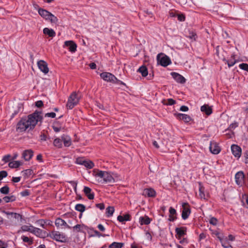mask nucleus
I'll return each instance as SVG.
<instances>
[{"label":"nucleus","instance_id":"9b49d317","mask_svg":"<svg viewBox=\"0 0 248 248\" xmlns=\"http://www.w3.org/2000/svg\"><path fill=\"white\" fill-rule=\"evenodd\" d=\"M38 66L39 69L45 74L48 72V68L46 62L43 60H40L37 62Z\"/></svg>","mask_w":248,"mask_h":248},{"label":"nucleus","instance_id":"cd10ccee","mask_svg":"<svg viewBox=\"0 0 248 248\" xmlns=\"http://www.w3.org/2000/svg\"><path fill=\"white\" fill-rule=\"evenodd\" d=\"M138 72L141 74L142 76L144 77L148 75V70L145 66H140L138 70Z\"/></svg>","mask_w":248,"mask_h":248},{"label":"nucleus","instance_id":"bb28decb","mask_svg":"<svg viewBox=\"0 0 248 248\" xmlns=\"http://www.w3.org/2000/svg\"><path fill=\"white\" fill-rule=\"evenodd\" d=\"M43 231L38 228L33 227L31 232L37 236L42 237Z\"/></svg>","mask_w":248,"mask_h":248},{"label":"nucleus","instance_id":"8fccbe9b","mask_svg":"<svg viewBox=\"0 0 248 248\" xmlns=\"http://www.w3.org/2000/svg\"><path fill=\"white\" fill-rule=\"evenodd\" d=\"M85 161V160L83 158L78 157L76 160V163L78 164L83 165Z\"/></svg>","mask_w":248,"mask_h":248},{"label":"nucleus","instance_id":"1a4fd4ad","mask_svg":"<svg viewBox=\"0 0 248 248\" xmlns=\"http://www.w3.org/2000/svg\"><path fill=\"white\" fill-rule=\"evenodd\" d=\"M64 46L68 47L69 50L72 53H74L77 50V46L73 41H65L64 42Z\"/></svg>","mask_w":248,"mask_h":248},{"label":"nucleus","instance_id":"09e8293b","mask_svg":"<svg viewBox=\"0 0 248 248\" xmlns=\"http://www.w3.org/2000/svg\"><path fill=\"white\" fill-rule=\"evenodd\" d=\"M209 222L211 224L215 226L217 223V219L216 217H212L209 220Z\"/></svg>","mask_w":248,"mask_h":248},{"label":"nucleus","instance_id":"4c0bfd02","mask_svg":"<svg viewBox=\"0 0 248 248\" xmlns=\"http://www.w3.org/2000/svg\"><path fill=\"white\" fill-rule=\"evenodd\" d=\"M75 209L78 211L82 213L85 210V206L82 204H77L75 206Z\"/></svg>","mask_w":248,"mask_h":248},{"label":"nucleus","instance_id":"7c9ffc66","mask_svg":"<svg viewBox=\"0 0 248 248\" xmlns=\"http://www.w3.org/2000/svg\"><path fill=\"white\" fill-rule=\"evenodd\" d=\"M62 139H60L59 138H56L54 140L53 142V145L59 148L62 147Z\"/></svg>","mask_w":248,"mask_h":248},{"label":"nucleus","instance_id":"0e129e2a","mask_svg":"<svg viewBox=\"0 0 248 248\" xmlns=\"http://www.w3.org/2000/svg\"><path fill=\"white\" fill-rule=\"evenodd\" d=\"M21 180V177H13V179H12V181L14 182V183H17L18 182H19Z\"/></svg>","mask_w":248,"mask_h":248},{"label":"nucleus","instance_id":"603ef678","mask_svg":"<svg viewBox=\"0 0 248 248\" xmlns=\"http://www.w3.org/2000/svg\"><path fill=\"white\" fill-rule=\"evenodd\" d=\"M10 158L11 155H7L3 156L2 160L5 162H8L10 161Z\"/></svg>","mask_w":248,"mask_h":248},{"label":"nucleus","instance_id":"c9c22d12","mask_svg":"<svg viewBox=\"0 0 248 248\" xmlns=\"http://www.w3.org/2000/svg\"><path fill=\"white\" fill-rule=\"evenodd\" d=\"M16 198L14 195H11L9 196H5L3 198V201L5 202H14L16 200Z\"/></svg>","mask_w":248,"mask_h":248},{"label":"nucleus","instance_id":"79ce46f5","mask_svg":"<svg viewBox=\"0 0 248 248\" xmlns=\"http://www.w3.org/2000/svg\"><path fill=\"white\" fill-rule=\"evenodd\" d=\"M21 238L23 242L28 243L29 245H31L33 243L32 240L27 236H22Z\"/></svg>","mask_w":248,"mask_h":248},{"label":"nucleus","instance_id":"423d86ee","mask_svg":"<svg viewBox=\"0 0 248 248\" xmlns=\"http://www.w3.org/2000/svg\"><path fill=\"white\" fill-rule=\"evenodd\" d=\"M236 183L242 186L245 183V175L242 171L237 172L235 175Z\"/></svg>","mask_w":248,"mask_h":248},{"label":"nucleus","instance_id":"72a5a7b5","mask_svg":"<svg viewBox=\"0 0 248 248\" xmlns=\"http://www.w3.org/2000/svg\"><path fill=\"white\" fill-rule=\"evenodd\" d=\"M162 103L165 105H172L176 103V101L173 99L170 98L168 100H163L162 101Z\"/></svg>","mask_w":248,"mask_h":248},{"label":"nucleus","instance_id":"864d4df0","mask_svg":"<svg viewBox=\"0 0 248 248\" xmlns=\"http://www.w3.org/2000/svg\"><path fill=\"white\" fill-rule=\"evenodd\" d=\"M20 194L23 197L27 196L30 195V192L28 190H25L22 191L20 193Z\"/></svg>","mask_w":248,"mask_h":248},{"label":"nucleus","instance_id":"412c9836","mask_svg":"<svg viewBox=\"0 0 248 248\" xmlns=\"http://www.w3.org/2000/svg\"><path fill=\"white\" fill-rule=\"evenodd\" d=\"M55 225L57 227H59L62 226H65L68 228H70V226H69L66 222L63 219L58 218L55 220Z\"/></svg>","mask_w":248,"mask_h":248},{"label":"nucleus","instance_id":"2f4dec72","mask_svg":"<svg viewBox=\"0 0 248 248\" xmlns=\"http://www.w3.org/2000/svg\"><path fill=\"white\" fill-rule=\"evenodd\" d=\"M47 20H49L52 24H57L58 21V19L56 16L51 13Z\"/></svg>","mask_w":248,"mask_h":248},{"label":"nucleus","instance_id":"f257e3e1","mask_svg":"<svg viewBox=\"0 0 248 248\" xmlns=\"http://www.w3.org/2000/svg\"><path fill=\"white\" fill-rule=\"evenodd\" d=\"M41 114V112L35 111L29 115L27 118L22 119L17 124V131L21 132L33 129L38 122L42 121L43 117Z\"/></svg>","mask_w":248,"mask_h":248},{"label":"nucleus","instance_id":"c03bdc74","mask_svg":"<svg viewBox=\"0 0 248 248\" xmlns=\"http://www.w3.org/2000/svg\"><path fill=\"white\" fill-rule=\"evenodd\" d=\"M7 215H9L11 216V217L16 218V219H19V218L21 217V216L20 214H17V213H7Z\"/></svg>","mask_w":248,"mask_h":248},{"label":"nucleus","instance_id":"39448f33","mask_svg":"<svg viewBox=\"0 0 248 248\" xmlns=\"http://www.w3.org/2000/svg\"><path fill=\"white\" fill-rule=\"evenodd\" d=\"M50 236L51 238L57 241L64 242L66 241L65 235L63 233H61L59 232L52 231L50 233Z\"/></svg>","mask_w":248,"mask_h":248},{"label":"nucleus","instance_id":"2eb2a0df","mask_svg":"<svg viewBox=\"0 0 248 248\" xmlns=\"http://www.w3.org/2000/svg\"><path fill=\"white\" fill-rule=\"evenodd\" d=\"M33 155V152L31 149L24 151L22 154V157L26 161L30 160Z\"/></svg>","mask_w":248,"mask_h":248},{"label":"nucleus","instance_id":"393cba45","mask_svg":"<svg viewBox=\"0 0 248 248\" xmlns=\"http://www.w3.org/2000/svg\"><path fill=\"white\" fill-rule=\"evenodd\" d=\"M20 161H13L9 162L8 165L11 168H17L22 165Z\"/></svg>","mask_w":248,"mask_h":248},{"label":"nucleus","instance_id":"a211bd4d","mask_svg":"<svg viewBox=\"0 0 248 248\" xmlns=\"http://www.w3.org/2000/svg\"><path fill=\"white\" fill-rule=\"evenodd\" d=\"M38 13L43 18L46 20L48 19L49 15L51 14V13L49 12L42 8H39L38 9Z\"/></svg>","mask_w":248,"mask_h":248},{"label":"nucleus","instance_id":"6ab92c4d","mask_svg":"<svg viewBox=\"0 0 248 248\" xmlns=\"http://www.w3.org/2000/svg\"><path fill=\"white\" fill-rule=\"evenodd\" d=\"M202 112H204L206 115H209L212 113V108L208 105H204L201 108Z\"/></svg>","mask_w":248,"mask_h":248},{"label":"nucleus","instance_id":"a878e982","mask_svg":"<svg viewBox=\"0 0 248 248\" xmlns=\"http://www.w3.org/2000/svg\"><path fill=\"white\" fill-rule=\"evenodd\" d=\"M140 222L141 225H148L150 223L151 219L147 216H145L144 217H140Z\"/></svg>","mask_w":248,"mask_h":248},{"label":"nucleus","instance_id":"5fc2aeb1","mask_svg":"<svg viewBox=\"0 0 248 248\" xmlns=\"http://www.w3.org/2000/svg\"><path fill=\"white\" fill-rule=\"evenodd\" d=\"M55 116H56V114L54 112L47 113L45 114V117L55 118Z\"/></svg>","mask_w":248,"mask_h":248},{"label":"nucleus","instance_id":"338daca9","mask_svg":"<svg viewBox=\"0 0 248 248\" xmlns=\"http://www.w3.org/2000/svg\"><path fill=\"white\" fill-rule=\"evenodd\" d=\"M196 35V33L192 32L189 33V38L194 39V40H196L195 36Z\"/></svg>","mask_w":248,"mask_h":248},{"label":"nucleus","instance_id":"7ed1b4c3","mask_svg":"<svg viewBox=\"0 0 248 248\" xmlns=\"http://www.w3.org/2000/svg\"><path fill=\"white\" fill-rule=\"evenodd\" d=\"M80 98V96L76 92L72 93L68 98L66 107L69 109H72L78 103Z\"/></svg>","mask_w":248,"mask_h":248},{"label":"nucleus","instance_id":"c756f323","mask_svg":"<svg viewBox=\"0 0 248 248\" xmlns=\"http://www.w3.org/2000/svg\"><path fill=\"white\" fill-rule=\"evenodd\" d=\"M117 219L119 221L123 222L124 221H128L130 220V216L128 214H126L124 216H119L117 217Z\"/></svg>","mask_w":248,"mask_h":248},{"label":"nucleus","instance_id":"4be33fe9","mask_svg":"<svg viewBox=\"0 0 248 248\" xmlns=\"http://www.w3.org/2000/svg\"><path fill=\"white\" fill-rule=\"evenodd\" d=\"M175 232L178 235L177 238L180 239L181 237L184 236L186 234V230L184 228H176Z\"/></svg>","mask_w":248,"mask_h":248},{"label":"nucleus","instance_id":"f03ea898","mask_svg":"<svg viewBox=\"0 0 248 248\" xmlns=\"http://www.w3.org/2000/svg\"><path fill=\"white\" fill-rule=\"evenodd\" d=\"M95 177L103 178L104 182L106 183H112L115 182L114 179L110 173L106 171H98L95 174Z\"/></svg>","mask_w":248,"mask_h":248},{"label":"nucleus","instance_id":"20e7f679","mask_svg":"<svg viewBox=\"0 0 248 248\" xmlns=\"http://www.w3.org/2000/svg\"><path fill=\"white\" fill-rule=\"evenodd\" d=\"M156 59L157 62L163 67H166L171 63L170 58L162 53L157 55Z\"/></svg>","mask_w":248,"mask_h":248},{"label":"nucleus","instance_id":"58836bf2","mask_svg":"<svg viewBox=\"0 0 248 248\" xmlns=\"http://www.w3.org/2000/svg\"><path fill=\"white\" fill-rule=\"evenodd\" d=\"M234 56L233 55L232 56L231 60L226 61V62L229 67L233 66L237 62V61L234 60Z\"/></svg>","mask_w":248,"mask_h":248},{"label":"nucleus","instance_id":"f8f14e48","mask_svg":"<svg viewBox=\"0 0 248 248\" xmlns=\"http://www.w3.org/2000/svg\"><path fill=\"white\" fill-rule=\"evenodd\" d=\"M199 195L198 197L203 200H207V197H208V194H206L205 193V188L202 185L201 183H199Z\"/></svg>","mask_w":248,"mask_h":248},{"label":"nucleus","instance_id":"5701e85b","mask_svg":"<svg viewBox=\"0 0 248 248\" xmlns=\"http://www.w3.org/2000/svg\"><path fill=\"white\" fill-rule=\"evenodd\" d=\"M43 33L50 37H53L56 35V33L53 29L48 28H45L43 29Z\"/></svg>","mask_w":248,"mask_h":248},{"label":"nucleus","instance_id":"4d7b16f0","mask_svg":"<svg viewBox=\"0 0 248 248\" xmlns=\"http://www.w3.org/2000/svg\"><path fill=\"white\" fill-rule=\"evenodd\" d=\"M35 106L38 108H40L43 106V102L41 100L37 101L35 103Z\"/></svg>","mask_w":248,"mask_h":248},{"label":"nucleus","instance_id":"f704fd0d","mask_svg":"<svg viewBox=\"0 0 248 248\" xmlns=\"http://www.w3.org/2000/svg\"><path fill=\"white\" fill-rule=\"evenodd\" d=\"M33 227V226L31 225H23L21 228V230H22V231H23V232H31Z\"/></svg>","mask_w":248,"mask_h":248},{"label":"nucleus","instance_id":"69168bd1","mask_svg":"<svg viewBox=\"0 0 248 248\" xmlns=\"http://www.w3.org/2000/svg\"><path fill=\"white\" fill-rule=\"evenodd\" d=\"M178 19L180 21H183L185 19V17L183 15H178Z\"/></svg>","mask_w":248,"mask_h":248},{"label":"nucleus","instance_id":"bf43d9fd","mask_svg":"<svg viewBox=\"0 0 248 248\" xmlns=\"http://www.w3.org/2000/svg\"><path fill=\"white\" fill-rule=\"evenodd\" d=\"M170 215L174 216L176 214V210L172 207H170L169 209Z\"/></svg>","mask_w":248,"mask_h":248},{"label":"nucleus","instance_id":"37998d69","mask_svg":"<svg viewBox=\"0 0 248 248\" xmlns=\"http://www.w3.org/2000/svg\"><path fill=\"white\" fill-rule=\"evenodd\" d=\"M220 241L221 243L222 246L225 248H229L231 246L228 243L226 238L225 239L223 238L222 240H220Z\"/></svg>","mask_w":248,"mask_h":248},{"label":"nucleus","instance_id":"774afa93","mask_svg":"<svg viewBox=\"0 0 248 248\" xmlns=\"http://www.w3.org/2000/svg\"><path fill=\"white\" fill-rule=\"evenodd\" d=\"M7 245L0 240V248H6Z\"/></svg>","mask_w":248,"mask_h":248},{"label":"nucleus","instance_id":"052dcab7","mask_svg":"<svg viewBox=\"0 0 248 248\" xmlns=\"http://www.w3.org/2000/svg\"><path fill=\"white\" fill-rule=\"evenodd\" d=\"M237 126V125L236 123H234V124H230V125L229 126L228 130H231L233 129H234L235 127H236Z\"/></svg>","mask_w":248,"mask_h":248},{"label":"nucleus","instance_id":"dca6fc26","mask_svg":"<svg viewBox=\"0 0 248 248\" xmlns=\"http://www.w3.org/2000/svg\"><path fill=\"white\" fill-rule=\"evenodd\" d=\"M174 115L177 119L181 120H183L186 123H188L191 120L190 117L187 114L182 113H175Z\"/></svg>","mask_w":248,"mask_h":248},{"label":"nucleus","instance_id":"c85d7f7f","mask_svg":"<svg viewBox=\"0 0 248 248\" xmlns=\"http://www.w3.org/2000/svg\"><path fill=\"white\" fill-rule=\"evenodd\" d=\"M124 245L123 243L113 242L108 248H122Z\"/></svg>","mask_w":248,"mask_h":248},{"label":"nucleus","instance_id":"680f3d73","mask_svg":"<svg viewBox=\"0 0 248 248\" xmlns=\"http://www.w3.org/2000/svg\"><path fill=\"white\" fill-rule=\"evenodd\" d=\"M113 83L121 84V85H124V86L126 85L124 83L123 81L118 79L117 78H116V79L114 81Z\"/></svg>","mask_w":248,"mask_h":248},{"label":"nucleus","instance_id":"e2e57ef3","mask_svg":"<svg viewBox=\"0 0 248 248\" xmlns=\"http://www.w3.org/2000/svg\"><path fill=\"white\" fill-rule=\"evenodd\" d=\"M180 110L182 111H187L188 110V108L186 106H182L181 107Z\"/></svg>","mask_w":248,"mask_h":248},{"label":"nucleus","instance_id":"ea45409f","mask_svg":"<svg viewBox=\"0 0 248 248\" xmlns=\"http://www.w3.org/2000/svg\"><path fill=\"white\" fill-rule=\"evenodd\" d=\"M36 223L42 227L43 228H46V221L44 219H39L36 221Z\"/></svg>","mask_w":248,"mask_h":248},{"label":"nucleus","instance_id":"b1692460","mask_svg":"<svg viewBox=\"0 0 248 248\" xmlns=\"http://www.w3.org/2000/svg\"><path fill=\"white\" fill-rule=\"evenodd\" d=\"M62 139L65 147H69L71 145V140L70 137L64 135L62 137Z\"/></svg>","mask_w":248,"mask_h":248},{"label":"nucleus","instance_id":"473e14b6","mask_svg":"<svg viewBox=\"0 0 248 248\" xmlns=\"http://www.w3.org/2000/svg\"><path fill=\"white\" fill-rule=\"evenodd\" d=\"M83 165L89 169H91L94 167L93 163L90 160H85Z\"/></svg>","mask_w":248,"mask_h":248},{"label":"nucleus","instance_id":"6e6552de","mask_svg":"<svg viewBox=\"0 0 248 248\" xmlns=\"http://www.w3.org/2000/svg\"><path fill=\"white\" fill-rule=\"evenodd\" d=\"M183 211L182 213V217L183 219H186L188 218L190 214V210L187 203H184L182 205Z\"/></svg>","mask_w":248,"mask_h":248},{"label":"nucleus","instance_id":"a19ab883","mask_svg":"<svg viewBox=\"0 0 248 248\" xmlns=\"http://www.w3.org/2000/svg\"><path fill=\"white\" fill-rule=\"evenodd\" d=\"M0 192L3 194H7L9 192V188L7 186H5L0 189Z\"/></svg>","mask_w":248,"mask_h":248},{"label":"nucleus","instance_id":"9d476101","mask_svg":"<svg viewBox=\"0 0 248 248\" xmlns=\"http://www.w3.org/2000/svg\"><path fill=\"white\" fill-rule=\"evenodd\" d=\"M210 152L213 154H218L220 151V148L217 142L211 141L209 147Z\"/></svg>","mask_w":248,"mask_h":248},{"label":"nucleus","instance_id":"e433bc0d","mask_svg":"<svg viewBox=\"0 0 248 248\" xmlns=\"http://www.w3.org/2000/svg\"><path fill=\"white\" fill-rule=\"evenodd\" d=\"M114 212V208L113 206H108L106 209V214L108 217L112 216Z\"/></svg>","mask_w":248,"mask_h":248},{"label":"nucleus","instance_id":"6e6d98bb","mask_svg":"<svg viewBox=\"0 0 248 248\" xmlns=\"http://www.w3.org/2000/svg\"><path fill=\"white\" fill-rule=\"evenodd\" d=\"M52 128H53V129L54 130V131L56 132H58L60 131V130L62 129L61 127L57 126L55 124H54L52 126Z\"/></svg>","mask_w":248,"mask_h":248},{"label":"nucleus","instance_id":"0eeeda50","mask_svg":"<svg viewBox=\"0 0 248 248\" xmlns=\"http://www.w3.org/2000/svg\"><path fill=\"white\" fill-rule=\"evenodd\" d=\"M101 78L107 82H114L116 78L112 74L108 72H103L100 75Z\"/></svg>","mask_w":248,"mask_h":248},{"label":"nucleus","instance_id":"13d9d810","mask_svg":"<svg viewBox=\"0 0 248 248\" xmlns=\"http://www.w3.org/2000/svg\"><path fill=\"white\" fill-rule=\"evenodd\" d=\"M96 207L99 208L100 210H103L105 208V205L103 203L96 204Z\"/></svg>","mask_w":248,"mask_h":248},{"label":"nucleus","instance_id":"4468645a","mask_svg":"<svg viewBox=\"0 0 248 248\" xmlns=\"http://www.w3.org/2000/svg\"><path fill=\"white\" fill-rule=\"evenodd\" d=\"M170 74L177 82L184 83L186 82V79L184 77L179 74L175 72H172Z\"/></svg>","mask_w":248,"mask_h":248},{"label":"nucleus","instance_id":"f3484780","mask_svg":"<svg viewBox=\"0 0 248 248\" xmlns=\"http://www.w3.org/2000/svg\"><path fill=\"white\" fill-rule=\"evenodd\" d=\"M143 195L149 197H153L155 196V191L151 188H146L143 190Z\"/></svg>","mask_w":248,"mask_h":248},{"label":"nucleus","instance_id":"49530a36","mask_svg":"<svg viewBox=\"0 0 248 248\" xmlns=\"http://www.w3.org/2000/svg\"><path fill=\"white\" fill-rule=\"evenodd\" d=\"M8 173L6 171L1 170L0 171V181L7 177Z\"/></svg>","mask_w":248,"mask_h":248},{"label":"nucleus","instance_id":"ddd939ff","mask_svg":"<svg viewBox=\"0 0 248 248\" xmlns=\"http://www.w3.org/2000/svg\"><path fill=\"white\" fill-rule=\"evenodd\" d=\"M231 150L235 157L239 158L241 155V149L238 145L233 144L231 146Z\"/></svg>","mask_w":248,"mask_h":248},{"label":"nucleus","instance_id":"de8ad7c7","mask_svg":"<svg viewBox=\"0 0 248 248\" xmlns=\"http://www.w3.org/2000/svg\"><path fill=\"white\" fill-rule=\"evenodd\" d=\"M239 67L243 70L248 72V64L245 63H242L239 64Z\"/></svg>","mask_w":248,"mask_h":248},{"label":"nucleus","instance_id":"a18cd8bd","mask_svg":"<svg viewBox=\"0 0 248 248\" xmlns=\"http://www.w3.org/2000/svg\"><path fill=\"white\" fill-rule=\"evenodd\" d=\"M213 233L217 237L219 241L222 240V239L224 238V236L223 234L221 233L220 232L217 231H215L214 232H213Z\"/></svg>","mask_w":248,"mask_h":248},{"label":"nucleus","instance_id":"3c124183","mask_svg":"<svg viewBox=\"0 0 248 248\" xmlns=\"http://www.w3.org/2000/svg\"><path fill=\"white\" fill-rule=\"evenodd\" d=\"M82 227V226L80 224H77L76 226L73 227V229L74 231H76L77 232H79L81 231V228Z\"/></svg>","mask_w":248,"mask_h":248},{"label":"nucleus","instance_id":"aec40b11","mask_svg":"<svg viewBox=\"0 0 248 248\" xmlns=\"http://www.w3.org/2000/svg\"><path fill=\"white\" fill-rule=\"evenodd\" d=\"M83 191L84 193L87 196L89 199H93L94 194L91 192L92 189L90 187L87 186H84Z\"/></svg>","mask_w":248,"mask_h":248}]
</instances>
